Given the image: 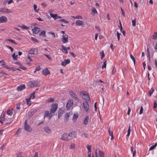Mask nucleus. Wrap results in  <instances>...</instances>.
Returning a JSON list of instances; mask_svg holds the SVG:
<instances>
[{
	"label": "nucleus",
	"instance_id": "1",
	"mask_svg": "<svg viewBox=\"0 0 157 157\" xmlns=\"http://www.w3.org/2000/svg\"><path fill=\"white\" fill-rule=\"evenodd\" d=\"M58 108L57 103H53L51 105V109L50 110V119L54 115Z\"/></svg>",
	"mask_w": 157,
	"mask_h": 157
},
{
	"label": "nucleus",
	"instance_id": "2",
	"mask_svg": "<svg viewBox=\"0 0 157 157\" xmlns=\"http://www.w3.org/2000/svg\"><path fill=\"white\" fill-rule=\"evenodd\" d=\"M24 128L25 130L27 132H31L32 130V128L30 127L29 125L27 124L26 120L25 121V122Z\"/></svg>",
	"mask_w": 157,
	"mask_h": 157
},
{
	"label": "nucleus",
	"instance_id": "3",
	"mask_svg": "<svg viewBox=\"0 0 157 157\" xmlns=\"http://www.w3.org/2000/svg\"><path fill=\"white\" fill-rule=\"evenodd\" d=\"M0 12L6 13H12V12L10 10L5 7L0 8Z\"/></svg>",
	"mask_w": 157,
	"mask_h": 157
},
{
	"label": "nucleus",
	"instance_id": "4",
	"mask_svg": "<svg viewBox=\"0 0 157 157\" xmlns=\"http://www.w3.org/2000/svg\"><path fill=\"white\" fill-rule=\"evenodd\" d=\"M68 136H69V135H68L67 133H64L62 135L60 140H63L69 141V140Z\"/></svg>",
	"mask_w": 157,
	"mask_h": 157
},
{
	"label": "nucleus",
	"instance_id": "5",
	"mask_svg": "<svg viewBox=\"0 0 157 157\" xmlns=\"http://www.w3.org/2000/svg\"><path fill=\"white\" fill-rule=\"evenodd\" d=\"M68 35H63L62 36V38L61 39L62 41L64 43H67L68 41Z\"/></svg>",
	"mask_w": 157,
	"mask_h": 157
},
{
	"label": "nucleus",
	"instance_id": "6",
	"mask_svg": "<svg viewBox=\"0 0 157 157\" xmlns=\"http://www.w3.org/2000/svg\"><path fill=\"white\" fill-rule=\"evenodd\" d=\"M29 84L31 87H36L37 85L36 82L34 80L31 81L29 82Z\"/></svg>",
	"mask_w": 157,
	"mask_h": 157
},
{
	"label": "nucleus",
	"instance_id": "7",
	"mask_svg": "<svg viewBox=\"0 0 157 157\" xmlns=\"http://www.w3.org/2000/svg\"><path fill=\"white\" fill-rule=\"evenodd\" d=\"M7 21V19L5 16H2L0 17V23H6Z\"/></svg>",
	"mask_w": 157,
	"mask_h": 157
},
{
	"label": "nucleus",
	"instance_id": "8",
	"mask_svg": "<svg viewBox=\"0 0 157 157\" xmlns=\"http://www.w3.org/2000/svg\"><path fill=\"white\" fill-rule=\"evenodd\" d=\"M40 29L37 27H34L32 29V31L33 33L37 34L40 31Z\"/></svg>",
	"mask_w": 157,
	"mask_h": 157
},
{
	"label": "nucleus",
	"instance_id": "9",
	"mask_svg": "<svg viewBox=\"0 0 157 157\" xmlns=\"http://www.w3.org/2000/svg\"><path fill=\"white\" fill-rule=\"evenodd\" d=\"M73 100H69L68 101L66 105V107L67 109H69L73 105Z\"/></svg>",
	"mask_w": 157,
	"mask_h": 157
},
{
	"label": "nucleus",
	"instance_id": "10",
	"mask_svg": "<svg viewBox=\"0 0 157 157\" xmlns=\"http://www.w3.org/2000/svg\"><path fill=\"white\" fill-rule=\"evenodd\" d=\"M70 94L72 97L75 100H78L77 96L71 90L69 91Z\"/></svg>",
	"mask_w": 157,
	"mask_h": 157
},
{
	"label": "nucleus",
	"instance_id": "11",
	"mask_svg": "<svg viewBox=\"0 0 157 157\" xmlns=\"http://www.w3.org/2000/svg\"><path fill=\"white\" fill-rule=\"evenodd\" d=\"M83 106L85 110L87 112L89 109V105L88 102L86 101H85L83 103Z\"/></svg>",
	"mask_w": 157,
	"mask_h": 157
},
{
	"label": "nucleus",
	"instance_id": "12",
	"mask_svg": "<svg viewBox=\"0 0 157 157\" xmlns=\"http://www.w3.org/2000/svg\"><path fill=\"white\" fill-rule=\"evenodd\" d=\"M64 113V109L63 108H60L58 112V118H59Z\"/></svg>",
	"mask_w": 157,
	"mask_h": 157
},
{
	"label": "nucleus",
	"instance_id": "13",
	"mask_svg": "<svg viewBox=\"0 0 157 157\" xmlns=\"http://www.w3.org/2000/svg\"><path fill=\"white\" fill-rule=\"evenodd\" d=\"M25 88V85L22 84L18 86L17 88V91H21Z\"/></svg>",
	"mask_w": 157,
	"mask_h": 157
},
{
	"label": "nucleus",
	"instance_id": "14",
	"mask_svg": "<svg viewBox=\"0 0 157 157\" xmlns=\"http://www.w3.org/2000/svg\"><path fill=\"white\" fill-rule=\"evenodd\" d=\"M42 73L44 75L46 76L49 74V71L48 69L47 68L43 69L42 71Z\"/></svg>",
	"mask_w": 157,
	"mask_h": 157
},
{
	"label": "nucleus",
	"instance_id": "15",
	"mask_svg": "<svg viewBox=\"0 0 157 157\" xmlns=\"http://www.w3.org/2000/svg\"><path fill=\"white\" fill-rule=\"evenodd\" d=\"M14 63V64H17V65L19 66V67L21 69H22L23 70H26V68L25 67H24L23 66H22V65L21 63H20L19 62H15Z\"/></svg>",
	"mask_w": 157,
	"mask_h": 157
},
{
	"label": "nucleus",
	"instance_id": "16",
	"mask_svg": "<svg viewBox=\"0 0 157 157\" xmlns=\"http://www.w3.org/2000/svg\"><path fill=\"white\" fill-rule=\"evenodd\" d=\"M37 50L36 48H32L29 52V53L31 54H35L37 52Z\"/></svg>",
	"mask_w": 157,
	"mask_h": 157
},
{
	"label": "nucleus",
	"instance_id": "17",
	"mask_svg": "<svg viewBox=\"0 0 157 157\" xmlns=\"http://www.w3.org/2000/svg\"><path fill=\"white\" fill-rule=\"evenodd\" d=\"M71 137L73 139L74 138H76L77 136V133L76 132L73 131L70 133Z\"/></svg>",
	"mask_w": 157,
	"mask_h": 157
},
{
	"label": "nucleus",
	"instance_id": "18",
	"mask_svg": "<svg viewBox=\"0 0 157 157\" xmlns=\"http://www.w3.org/2000/svg\"><path fill=\"white\" fill-rule=\"evenodd\" d=\"M82 98L85 99L90 100V99L89 95L85 93H84L82 95Z\"/></svg>",
	"mask_w": 157,
	"mask_h": 157
},
{
	"label": "nucleus",
	"instance_id": "19",
	"mask_svg": "<svg viewBox=\"0 0 157 157\" xmlns=\"http://www.w3.org/2000/svg\"><path fill=\"white\" fill-rule=\"evenodd\" d=\"M4 63H2L1 66L2 67H5L6 68V69H9L10 70H11V68L9 67L6 64V62L4 60Z\"/></svg>",
	"mask_w": 157,
	"mask_h": 157
},
{
	"label": "nucleus",
	"instance_id": "20",
	"mask_svg": "<svg viewBox=\"0 0 157 157\" xmlns=\"http://www.w3.org/2000/svg\"><path fill=\"white\" fill-rule=\"evenodd\" d=\"M61 47L62 48V52L64 53L67 54L68 53V51L67 50V48L65 47L63 45H62Z\"/></svg>",
	"mask_w": 157,
	"mask_h": 157
},
{
	"label": "nucleus",
	"instance_id": "21",
	"mask_svg": "<svg viewBox=\"0 0 157 157\" xmlns=\"http://www.w3.org/2000/svg\"><path fill=\"white\" fill-rule=\"evenodd\" d=\"M76 24L78 26L82 25L83 24V22L82 21L77 20L76 21Z\"/></svg>",
	"mask_w": 157,
	"mask_h": 157
},
{
	"label": "nucleus",
	"instance_id": "22",
	"mask_svg": "<svg viewBox=\"0 0 157 157\" xmlns=\"http://www.w3.org/2000/svg\"><path fill=\"white\" fill-rule=\"evenodd\" d=\"M26 101L27 102V105L28 106H29L31 105V101H30V98H26L25 99Z\"/></svg>",
	"mask_w": 157,
	"mask_h": 157
},
{
	"label": "nucleus",
	"instance_id": "23",
	"mask_svg": "<svg viewBox=\"0 0 157 157\" xmlns=\"http://www.w3.org/2000/svg\"><path fill=\"white\" fill-rule=\"evenodd\" d=\"M89 119V117L88 116H86V117L85 118L83 122V124H84L86 125L87 124Z\"/></svg>",
	"mask_w": 157,
	"mask_h": 157
},
{
	"label": "nucleus",
	"instance_id": "24",
	"mask_svg": "<svg viewBox=\"0 0 157 157\" xmlns=\"http://www.w3.org/2000/svg\"><path fill=\"white\" fill-rule=\"evenodd\" d=\"M19 26L21 28L25 29H29V27L28 26H26L24 25H22L21 26Z\"/></svg>",
	"mask_w": 157,
	"mask_h": 157
},
{
	"label": "nucleus",
	"instance_id": "25",
	"mask_svg": "<svg viewBox=\"0 0 157 157\" xmlns=\"http://www.w3.org/2000/svg\"><path fill=\"white\" fill-rule=\"evenodd\" d=\"M50 15L51 17H52L55 20H56L57 19V14H54L52 13H50Z\"/></svg>",
	"mask_w": 157,
	"mask_h": 157
},
{
	"label": "nucleus",
	"instance_id": "26",
	"mask_svg": "<svg viewBox=\"0 0 157 157\" xmlns=\"http://www.w3.org/2000/svg\"><path fill=\"white\" fill-rule=\"evenodd\" d=\"M99 155L100 157H104V153L102 152L101 150L99 151Z\"/></svg>",
	"mask_w": 157,
	"mask_h": 157
},
{
	"label": "nucleus",
	"instance_id": "27",
	"mask_svg": "<svg viewBox=\"0 0 157 157\" xmlns=\"http://www.w3.org/2000/svg\"><path fill=\"white\" fill-rule=\"evenodd\" d=\"M0 119L3 121H6L5 118V113H2Z\"/></svg>",
	"mask_w": 157,
	"mask_h": 157
},
{
	"label": "nucleus",
	"instance_id": "28",
	"mask_svg": "<svg viewBox=\"0 0 157 157\" xmlns=\"http://www.w3.org/2000/svg\"><path fill=\"white\" fill-rule=\"evenodd\" d=\"M17 157H23V152H22L17 153L16 154Z\"/></svg>",
	"mask_w": 157,
	"mask_h": 157
},
{
	"label": "nucleus",
	"instance_id": "29",
	"mask_svg": "<svg viewBox=\"0 0 157 157\" xmlns=\"http://www.w3.org/2000/svg\"><path fill=\"white\" fill-rule=\"evenodd\" d=\"M78 117V115H77L76 114H75L73 115V120L74 122H75Z\"/></svg>",
	"mask_w": 157,
	"mask_h": 157
},
{
	"label": "nucleus",
	"instance_id": "30",
	"mask_svg": "<svg viewBox=\"0 0 157 157\" xmlns=\"http://www.w3.org/2000/svg\"><path fill=\"white\" fill-rule=\"evenodd\" d=\"M103 61H104V63H103V64L102 67V69H103L104 68H105L106 67V63L107 62L106 60L105 59H104Z\"/></svg>",
	"mask_w": 157,
	"mask_h": 157
},
{
	"label": "nucleus",
	"instance_id": "31",
	"mask_svg": "<svg viewBox=\"0 0 157 157\" xmlns=\"http://www.w3.org/2000/svg\"><path fill=\"white\" fill-rule=\"evenodd\" d=\"M37 7V6L36 5H35V4H34L33 9H34V10H35V11L37 13L39 11V9H36Z\"/></svg>",
	"mask_w": 157,
	"mask_h": 157
},
{
	"label": "nucleus",
	"instance_id": "32",
	"mask_svg": "<svg viewBox=\"0 0 157 157\" xmlns=\"http://www.w3.org/2000/svg\"><path fill=\"white\" fill-rule=\"evenodd\" d=\"M96 13H97V12L96 9L95 8L93 7L92 9V14H94Z\"/></svg>",
	"mask_w": 157,
	"mask_h": 157
},
{
	"label": "nucleus",
	"instance_id": "33",
	"mask_svg": "<svg viewBox=\"0 0 157 157\" xmlns=\"http://www.w3.org/2000/svg\"><path fill=\"white\" fill-rule=\"evenodd\" d=\"M154 90L153 88H151L150 90L149 91V96H151L152 94L153 93Z\"/></svg>",
	"mask_w": 157,
	"mask_h": 157
},
{
	"label": "nucleus",
	"instance_id": "34",
	"mask_svg": "<svg viewBox=\"0 0 157 157\" xmlns=\"http://www.w3.org/2000/svg\"><path fill=\"white\" fill-rule=\"evenodd\" d=\"M21 132V129L19 128L18 129L17 131L16 132V133L14 135L16 136V137H17L18 136V134L20 132Z\"/></svg>",
	"mask_w": 157,
	"mask_h": 157
},
{
	"label": "nucleus",
	"instance_id": "35",
	"mask_svg": "<svg viewBox=\"0 0 157 157\" xmlns=\"http://www.w3.org/2000/svg\"><path fill=\"white\" fill-rule=\"evenodd\" d=\"M17 55H15V53H13L12 55V57L13 58V59L14 60H17Z\"/></svg>",
	"mask_w": 157,
	"mask_h": 157
},
{
	"label": "nucleus",
	"instance_id": "36",
	"mask_svg": "<svg viewBox=\"0 0 157 157\" xmlns=\"http://www.w3.org/2000/svg\"><path fill=\"white\" fill-rule=\"evenodd\" d=\"M35 98V92H33L32 94H30V99L32 98V99H33Z\"/></svg>",
	"mask_w": 157,
	"mask_h": 157
},
{
	"label": "nucleus",
	"instance_id": "37",
	"mask_svg": "<svg viewBox=\"0 0 157 157\" xmlns=\"http://www.w3.org/2000/svg\"><path fill=\"white\" fill-rule=\"evenodd\" d=\"M40 66H38L34 70V73H36V72L37 71H39L40 70Z\"/></svg>",
	"mask_w": 157,
	"mask_h": 157
},
{
	"label": "nucleus",
	"instance_id": "38",
	"mask_svg": "<svg viewBox=\"0 0 157 157\" xmlns=\"http://www.w3.org/2000/svg\"><path fill=\"white\" fill-rule=\"evenodd\" d=\"M87 148L88 151V152H91V146H89L87 145Z\"/></svg>",
	"mask_w": 157,
	"mask_h": 157
},
{
	"label": "nucleus",
	"instance_id": "39",
	"mask_svg": "<svg viewBox=\"0 0 157 157\" xmlns=\"http://www.w3.org/2000/svg\"><path fill=\"white\" fill-rule=\"evenodd\" d=\"M156 146L157 144H155L154 145H153L150 147L149 149V150H151L153 149L156 147Z\"/></svg>",
	"mask_w": 157,
	"mask_h": 157
},
{
	"label": "nucleus",
	"instance_id": "40",
	"mask_svg": "<svg viewBox=\"0 0 157 157\" xmlns=\"http://www.w3.org/2000/svg\"><path fill=\"white\" fill-rule=\"evenodd\" d=\"M71 17L73 18H75V19H82V17L81 16H71Z\"/></svg>",
	"mask_w": 157,
	"mask_h": 157
},
{
	"label": "nucleus",
	"instance_id": "41",
	"mask_svg": "<svg viewBox=\"0 0 157 157\" xmlns=\"http://www.w3.org/2000/svg\"><path fill=\"white\" fill-rule=\"evenodd\" d=\"M45 32L44 31H43L41 32L40 33V36H44L45 34Z\"/></svg>",
	"mask_w": 157,
	"mask_h": 157
},
{
	"label": "nucleus",
	"instance_id": "42",
	"mask_svg": "<svg viewBox=\"0 0 157 157\" xmlns=\"http://www.w3.org/2000/svg\"><path fill=\"white\" fill-rule=\"evenodd\" d=\"M136 19L132 20V25L133 26H135L136 25Z\"/></svg>",
	"mask_w": 157,
	"mask_h": 157
},
{
	"label": "nucleus",
	"instance_id": "43",
	"mask_svg": "<svg viewBox=\"0 0 157 157\" xmlns=\"http://www.w3.org/2000/svg\"><path fill=\"white\" fill-rule=\"evenodd\" d=\"M101 54V59H102L103 57L105 56V54L103 51H102L100 53Z\"/></svg>",
	"mask_w": 157,
	"mask_h": 157
},
{
	"label": "nucleus",
	"instance_id": "44",
	"mask_svg": "<svg viewBox=\"0 0 157 157\" xmlns=\"http://www.w3.org/2000/svg\"><path fill=\"white\" fill-rule=\"evenodd\" d=\"M7 113L8 115L11 116L12 114V112L11 110H9L7 111Z\"/></svg>",
	"mask_w": 157,
	"mask_h": 157
},
{
	"label": "nucleus",
	"instance_id": "45",
	"mask_svg": "<svg viewBox=\"0 0 157 157\" xmlns=\"http://www.w3.org/2000/svg\"><path fill=\"white\" fill-rule=\"evenodd\" d=\"M130 58L133 61L134 64L135 65V59L134 57H133V56L132 55H130Z\"/></svg>",
	"mask_w": 157,
	"mask_h": 157
},
{
	"label": "nucleus",
	"instance_id": "46",
	"mask_svg": "<svg viewBox=\"0 0 157 157\" xmlns=\"http://www.w3.org/2000/svg\"><path fill=\"white\" fill-rule=\"evenodd\" d=\"M49 114V111H46L45 113L44 117H48Z\"/></svg>",
	"mask_w": 157,
	"mask_h": 157
},
{
	"label": "nucleus",
	"instance_id": "47",
	"mask_svg": "<svg viewBox=\"0 0 157 157\" xmlns=\"http://www.w3.org/2000/svg\"><path fill=\"white\" fill-rule=\"evenodd\" d=\"M58 21L63 22H64V23H68V21H66L64 19H61L60 20H58Z\"/></svg>",
	"mask_w": 157,
	"mask_h": 157
},
{
	"label": "nucleus",
	"instance_id": "48",
	"mask_svg": "<svg viewBox=\"0 0 157 157\" xmlns=\"http://www.w3.org/2000/svg\"><path fill=\"white\" fill-rule=\"evenodd\" d=\"M6 47L7 48L10 49L11 52H12L13 51V49L9 45H7Z\"/></svg>",
	"mask_w": 157,
	"mask_h": 157
},
{
	"label": "nucleus",
	"instance_id": "49",
	"mask_svg": "<svg viewBox=\"0 0 157 157\" xmlns=\"http://www.w3.org/2000/svg\"><path fill=\"white\" fill-rule=\"evenodd\" d=\"M117 39L118 40V41L120 40V35L121 34L120 33H119L118 32H117Z\"/></svg>",
	"mask_w": 157,
	"mask_h": 157
},
{
	"label": "nucleus",
	"instance_id": "50",
	"mask_svg": "<svg viewBox=\"0 0 157 157\" xmlns=\"http://www.w3.org/2000/svg\"><path fill=\"white\" fill-rule=\"evenodd\" d=\"M116 71V69L115 67H114L112 70L111 73L112 75H114Z\"/></svg>",
	"mask_w": 157,
	"mask_h": 157
},
{
	"label": "nucleus",
	"instance_id": "51",
	"mask_svg": "<svg viewBox=\"0 0 157 157\" xmlns=\"http://www.w3.org/2000/svg\"><path fill=\"white\" fill-rule=\"evenodd\" d=\"M64 61L65 62V63H66L67 64L69 63H70V60L68 59H65L64 60Z\"/></svg>",
	"mask_w": 157,
	"mask_h": 157
},
{
	"label": "nucleus",
	"instance_id": "52",
	"mask_svg": "<svg viewBox=\"0 0 157 157\" xmlns=\"http://www.w3.org/2000/svg\"><path fill=\"white\" fill-rule=\"evenodd\" d=\"M8 40L11 43L14 44H16V43L13 40H12V39H8Z\"/></svg>",
	"mask_w": 157,
	"mask_h": 157
},
{
	"label": "nucleus",
	"instance_id": "53",
	"mask_svg": "<svg viewBox=\"0 0 157 157\" xmlns=\"http://www.w3.org/2000/svg\"><path fill=\"white\" fill-rule=\"evenodd\" d=\"M45 131L46 132H48L49 131V128L48 127H45L44 128Z\"/></svg>",
	"mask_w": 157,
	"mask_h": 157
},
{
	"label": "nucleus",
	"instance_id": "54",
	"mask_svg": "<svg viewBox=\"0 0 157 157\" xmlns=\"http://www.w3.org/2000/svg\"><path fill=\"white\" fill-rule=\"evenodd\" d=\"M143 108L142 106H141L140 107V112H139V114L140 115L142 114L143 113Z\"/></svg>",
	"mask_w": 157,
	"mask_h": 157
},
{
	"label": "nucleus",
	"instance_id": "55",
	"mask_svg": "<svg viewBox=\"0 0 157 157\" xmlns=\"http://www.w3.org/2000/svg\"><path fill=\"white\" fill-rule=\"evenodd\" d=\"M157 106V103H156L155 101L154 102V105L153 108V109H155Z\"/></svg>",
	"mask_w": 157,
	"mask_h": 157
},
{
	"label": "nucleus",
	"instance_id": "56",
	"mask_svg": "<svg viewBox=\"0 0 157 157\" xmlns=\"http://www.w3.org/2000/svg\"><path fill=\"white\" fill-rule=\"evenodd\" d=\"M108 132H109V135H110V136H113V132H111L110 131V128H109Z\"/></svg>",
	"mask_w": 157,
	"mask_h": 157
},
{
	"label": "nucleus",
	"instance_id": "57",
	"mask_svg": "<svg viewBox=\"0 0 157 157\" xmlns=\"http://www.w3.org/2000/svg\"><path fill=\"white\" fill-rule=\"evenodd\" d=\"M119 24L120 25V30L121 32L123 28H122V26L121 23V21L120 20L119 21Z\"/></svg>",
	"mask_w": 157,
	"mask_h": 157
},
{
	"label": "nucleus",
	"instance_id": "58",
	"mask_svg": "<svg viewBox=\"0 0 157 157\" xmlns=\"http://www.w3.org/2000/svg\"><path fill=\"white\" fill-rule=\"evenodd\" d=\"M69 53L73 57L75 58V57L76 56L75 54L73 52H70Z\"/></svg>",
	"mask_w": 157,
	"mask_h": 157
},
{
	"label": "nucleus",
	"instance_id": "59",
	"mask_svg": "<svg viewBox=\"0 0 157 157\" xmlns=\"http://www.w3.org/2000/svg\"><path fill=\"white\" fill-rule=\"evenodd\" d=\"M152 38L154 40H156L157 39V36L156 35H153L152 36Z\"/></svg>",
	"mask_w": 157,
	"mask_h": 157
},
{
	"label": "nucleus",
	"instance_id": "60",
	"mask_svg": "<svg viewBox=\"0 0 157 157\" xmlns=\"http://www.w3.org/2000/svg\"><path fill=\"white\" fill-rule=\"evenodd\" d=\"M69 116H69V114H68V113H66L65 114V116L67 118L66 119H67V120L68 119V118H69Z\"/></svg>",
	"mask_w": 157,
	"mask_h": 157
},
{
	"label": "nucleus",
	"instance_id": "61",
	"mask_svg": "<svg viewBox=\"0 0 157 157\" xmlns=\"http://www.w3.org/2000/svg\"><path fill=\"white\" fill-rule=\"evenodd\" d=\"M50 34H51L54 37H56L55 34L54 33L52 32H50Z\"/></svg>",
	"mask_w": 157,
	"mask_h": 157
},
{
	"label": "nucleus",
	"instance_id": "62",
	"mask_svg": "<svg viewBox=\"0 0 157 157\" xmlns=\"http://www.w3.org/2000/svg\"><path fill=\"white\" fill-rule=\"evenodd\" d=\"M55 101V99L52 98H50V102H54Z\"/></svg>",
	"mask_w": 157,
	"mask_h": 157
},
{
	"label": "nucleus",
	"instance_id": "63",
	"mask_svg": "<svg viewBox=\"0 0 157 157\" xmlns=\"http://www.w3.org/2000/svg\"><path fill=\"white\" fill-rule=\"evenodd\" d=\"M67 65L66 63H65V62L63 61L61 63V65L64 67H65Z\"/></svg>",
	"mask_w": 157,
	"mask_h": 157
},
{
	"label": "nucleus",
	"instance_id": "64",
	"mask_svg": "<svg viewBox=\"0 0 157 157\" xmlns=\"http://www.w3.org/2000/svg\"><path fill=\"white\" fill-rule=\"evenodd\" d=\"M38 153L37 152H36L34 155V157H38Z\"/></svg>",
	"mask_w": 157,
	"mask_h": 157
}]
</instances>
